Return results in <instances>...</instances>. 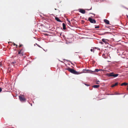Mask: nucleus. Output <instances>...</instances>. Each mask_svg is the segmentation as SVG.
<instances>
[{
  "instance_id": "nucleus-23",
  "label": "nucleus",
  "mask_w": 128,
  "mask_h": 128,
  "mask_svg": "<svg viewBox=\"0 0 128 128\" xmlns=\"http://www.w3.org/2000/svg\"><path fill=\"white\" fill-rule=\"evenodd\" d=\"M92 9V7H91V8L89 9H86V10H91Z\"/></svg>"
},
{
  "instance_id": "nucleus-11",
  "label": "nucleus",
  "mask_w": 128,
  "mask_h": 128,
  "mask_svg": "<svg viewBox=\"0 0 128 128\" xmlns=\"http://www.w3.org/2000/svg\"><path fill=\"white\" fill-rule=\"evenodd\" d=\"M127 85H128V84L126 83V82H124V83H123L122 84H121L120 85L121 86H122L123 85L126 86Z\"/></svg>"
},
{
  "instance_id": "nucleus-6",
  "label": "nucleus",
  "mask_w": 128,
  "mask_h": 128,
  "mask_svg": "<svg viewBox=\"0 0 128 128\" xmlns=\"http://www.w3.org/2000/svg\"><path fill=\"white\" fill-rule=\"evenodd\" d=\"M79 11V12L83 14H84L86 12L85 10H83L82 9H80Z\"/></svg>"
},
{
  "instance_id": "nucleus-28",
  "label": "nucleus",
  "mask_w": 128,
  "mask_h": 128,
  "mask_svg": "<svg viewBox=\"0 0 128 128\" xmlns=\"http://www.w3.org/2000/svg\"><path fill=\"white\" fill-rule=\"evenodd\" d=\"M105 55L104 54H103L102 56H103V57H104V56Z\"/></svg>"
},
{
  "instance_id": "nucleus-3",
  "label": "nucleus",
  "mask_w": 128,
  "mask_h": 128,
  "mask_svg": "<svg viewBox=\"0 0 128 128\" xmlns=\"http://www.w3.org/2000/svg\"><path fill=\"white\" fill-rule=\"evenodd\" d=\"M20 100L22 102H24L26 100V98L23 95H20L19 96Z\"/></svg>"
},
{
  "instance_id": "nucleus-21",
  "label": "nucleus",
  "mask_w": 128,
  "mask_h": 128,
  "mask_svg": "<svg viewBox=\"0 0 128 128\" xmlns=\"http://www.w3.org/2000/svg\"><path fill=\"white\" fill-rule=\"evenodd\" d=\"M2 91V89L1 88H0V92H1Z\"/></svg>"
},
{
  "instance_id": "nucleus-36",
  "label": "nucleus",
  "mask_w": 128,
  "mask_h": 128,
  "mask_svg": "<svg viewBox=\"0 0 128 128\" xmlns=\"http://www.w3.org/2000/svg\"><path fill=\"white\" fill-rule=\"evenodd\" d=\"M127 89L128 90V88H127Z\"/></svg>"
},
{
  "instance_id": "nucleus-12",
  "label": "nucleus",
  "mask_w": 128,
  "mask_h": 128,
  "mask_svg": "<svg viewBox=\"0 0 128 128\" xmlns=\"http://www.w3.org/2000/svg\"><path fill=\"white\" fill-rule=\"evenodd\" d=\"M92 87L94 88H98L100 87L99 85H94Z\"/></svg>"
},
{
  "instance_id": "nucleus-8",
  "label": "nucleus",
  "mask_w": 128,
  "mask_h": 128,
  "mask_svg": "<svg viewBox=\"0 0 128 128\" xmlns=\"http://www.w3.org/2000/svg\"><path fill=\"white\" fill-rule=\"evenodd\" d=\"M63 28L64 30L66 29V25L64 23L62 24Z\"/></svg>"
},
{
  "instance_id": "nucleus-1",
  "label": "nucleus",
  "mask_w": 128,
  "mask_h": 128,
  "mask_svg": "<svg viewBox=\"0 0 128 128\" xmlns=\"http://www.w3.org/2000/svg\"><path fill=\"white\" fill-rule=\"evenodd\" d=\"M67 70L71 73L75 74H78L82 73V72H77L74 70L70 68H68Z\"/></svg>"
},
{
  "instance_id": "nucleus-24",
  "label": "nucleus",
  "mask_w": 128,
  "mask_h": 128,
  "mask_svg": "<svg viewBox=\"0 0 128 128\" xmlns=\"http://www.w3.org/2000/svg\"><path fill=\"white\" fill-rule=\"evenodd\" d=\"M16 63V61H14V62H13L12 63V64H14Z\"/></svg>"
},
{
  "instance_id": "nucleus-9",
  "label": "nucleus",
  "mask_w": 128,
  "mask_h": 128,
  "mask_svg": "<svg viewBox=\"0 0 128 128\" xmlns=\"http://www.w3.org/2000/svg\"><path fill=\"white\" fill-rule=\"evenodd\" d=\"M102 40L106 44H108V42L105 41V40L104 39H102Z\"/></svg>"
},
{
  "instance_id": "nucleus-18",
  "label": "nucleus",
  "mask_w": 128,
  "mask_h": 128,
  "mask_svg": "<svg viewBox=\"0 0 128 128\" xmlns=\"http://www.w3.org/2000/svg\"><path fill=\"white\" fill-rule=\"evenodd\" d=\"M90 51L92 52H93V51H94V49H90Z\"/></svg>"
},
{
  "instance_id": "nucleus-26",
  "label": "nucleus",
  "mask_w": 128,
  "mask_h": 128,
  "mask_svg": "<svg viewBox=\"0 0 128 128\" xmlns=\"http://www.w3.org/2000/svg\"><path fill=\"white\" fill-rule=\"evenodd\" d=\"M68 24H70V21H69V22H68Z\"/></svg>"
},
{
  "instance_id": "nucleus-15",
  "label": "nucleus",
  "mask_w": 128,
  "mask_h": 128,
  "mask_svg": "<svg viewBox=\"0 0 128 128\" xmlns=\"http://www.w3.org/2000/svg\"><path fill=\"white\" fill-rule=\"evenodd\" d=\"M18 54H22V56H23V52H21V51H19L18 52Z\"/></svg>"
},
{
  "instance_id": "nucleus-2",
  "label": "nucleus",
  "mask_w": 128,
  "mask_h": 128,
  "mask_svg": "<svg viewBox=\"0 0 128 128\" xmlns=\"http://www.w3.org/2000/svg\"><path fill=\"white\" fill-rule=\"evenodd\" d=\"M107 75L108 76H113L116 77L118 76V74H114V72H112L107 74Z\"/></svg>"
},
{
  "instance_id": "nucleus-30",
  "label": "nucleus",
  "mask_w": 128,
  "mask_h": 128,
  "mask_svg": "<svg viewBox=\"0 0 128 128\" xmlns=\"http://www.w3.org/2000/svg\"><path fill=\"white\" fill-rule=\"evenodd\" d=\"M67 20L68 22H69V21H70L68 19Z\"/></svg>"
},
{
  "instance_id": "nucleus-4",
  "label": "nucleus",
  "mask_w": 128,
  "mask_h": 128,
  "mask_svg": "<svg viewBox=\"0 0 128 128\" xmlns=\"http://www.w3.org/2000/svg\"><path fill=\"white\" fill-rule=\"evenodd\" d=\"M88 20L91 23H96V21L94 19H92L90 17L88 18Z\"/></svg>"
},
{
  "instance_id": "nucleus-10",
  "label": "nucleus",
  "mask_w": 128,
  "mask_h": 128,
  "mask_svg": "<svg viewBox=\"0 0 128 128\" xmlns=\"http://www.w3.org/2000/svg\"><path fill=\"white\" fill-rule=\"evenodd\" d=\"M55 19L58 22H62V21L61 20H60V19L57 17H56L55 18Z\"/></svg>"
},
{
  "instance_id": "nucleus-22",
  "label": "nucleus",
  "mask_w": 128,
  "mask_h": 128,
  "mask_svg": "<svg viewBox=\"0 0 128 128\" xmlns=\"http://www.w3.org/2000/svg\"><path fill=\"white\" fill-rule=\"evenodd\" d=\"M100 43L101 44H104V43H103V42H100Z\"/></svg>"
},
{
  "instance_id": "nucleus-27",
  "label": "nucleus",
  "mask_w": 128,
  "mask_h": 128,
  "mask_svg": "<svg viewBox=\"0 0 128 128\" xmlns=\"http://www.w3.org/2000/svg\"><path fill=\"white\" fill-rule=\"evenodd\" d=\"M22 49H21V50H20V51H21V52H22Z\"/></svg>"
},
{
  "instance_id": "nucleus-32",
  "label": "nucleus",
  "mask_w": 128,
  "mask_h": 128,
  "mask_svg": "<svg viewBox=\"0 0 128 128\" xmlns=\"http://www.w3.org/2000/svg\"><path fill=\"white\" fill-rule=\"evenodd\" d=\"M117 94H119L118 93H117Z\"/></svg>"
},
{
  "instance_id": "nucleus-29",
  "label": "nucleus",
  "mask_w": 128,
  "mask_h": 128,
  "mask_svg": "<svg viewBox=\"0 0 128 128\" xmlns=\"http://www.w3.org/2000/svg\"><path fill=\"white\" fill-rule=\"evenodd\" d=\"M8 42V44H10V43H12V42Z\"/></svg>"
},
{
  "instance_id": "nucleus-25",
  "label": "nucleus",
  "mask_w": 128,
  "mask_h": 128,
  "mask_svg": "<svg viewBox=\"0 0 128 128\" xmlns=\"http://www.w3.org/2000/svg\"><path fill=\"white\" fill-rule=\"evenodd\" d=\"M85 84L86 85V86H89V85L88 84Z\"/></svg>"
},
{
  "instance_id": "nucleus-16",
  "label": "nucleus",
  "mask_w": 128,
  "mask_h": 128,
  "mask_svg": "<svg viewBox=\"0 0 128 128\" xmlns=\"http://www.w3.org/2000/svg\"><path fill=\"white\" fill-rule=\"evenodd\" d=\"M110 32H104V34H101L102 35H104V34H109V33Z\"/></svg>"
},
{
  "instance_id": "nucleus-17",
  "label": "nucleus",
  "mask_w": 128,
  "mask_h": 128,
  "mask_svg": "<svg viewBox=\"0 0 128 128\" xmlns=\"http://www.w3.org/2000/svg\"><path fill=\"white\" fill-rule=\"evenodd\" d=\"M100 28V26H96L95 27V28Z\"/></svg>"
},
{
  "instance_id": "nucleus-13",
  "label": "nucleus",
  "mask_w": 128,
  "mask_h": 128,
  "mask_svg": "<svg viewBox=\"0 0 128 128\" xmlns=\"http://www.w3.org/2000/svg\"><path fill=\"white\" fill-rule=\"evenodd\" d=\"M118 82H116L114 84H113L112 86H111V87H114V86H116L118 85Z\"/></svg>"
},
{
  "instance_id": "nucleus-20",
  "label": "nucleus",
  "mask_w": 128,
  "mask_h": 128,
  "mask_svg": "<svg viewBox=\"0 0 128 128\" xmlns=\"http://www.w3.org/2000/svg\"><path fill=\"white\" fill-rule=\"evenodd\" d=\"M22 46V44H20V45H19V48L21 47Z\"/></svg>"
},
{
  "instance_id": "nucleus-35",
  "label": "nucleus",
  "mask_w": 128,
  "mask_h": 128,
  "mask_svg": "<svg viewBox=\"0 0 128 128\" xmlns=\"http://www.w3.org/2000/svg\"><path fill=\"white\" fill-rule=\"evenodd\" d=\"M127 18H128V16H127Z\"/></svg>"
},
{
  "instance_id": "nucleus-31",
  "label": "nucleus",
  "mask_w": 128,
  "mask_h": 128,
  "mask_svg": "<svg viewBox=\"0 0 128 128\" xmlns=\"http://www.w3.org/2000/svg\"><path fill=\"white\" fill-rule=\"evenodd\" d=\"M38 45V46L39 47H40V46H39V45Z\"/></svg>"
},
{
  "instance_id": "nucleus-7",
  "label": "nucleus",
  "mask_w": 128,
  "mask_h": 128,
  "mask_svg": "<svg viewBox=\"0 0 128 128\" xmlns=\"http://www.w3.org/2000/svg\"><path fill=\"white\" fill-rule=\"evenodd\" d=\"M104 22L106 23V24H109L110 22L109 21L106 19H104Z\"/></svg>"
},
{
  "instance_id": "nucleus-19",
  "label": "nucleus",
  "mask_w": 128,
  "mask_h": 128,
  "mask_svg": "<svg viewBox=\"0 0 128 128\" xmlns=\"http://www.w3.org/2000/svg\"><path fill=\"white\" fill-rule=\"evenodd\" d=\"M13 44L14 46H17V45L16 44H15L14 43H13Z\"/></svg>"
},
{
  "instance_id": "nucleus-33",
  "label": "nucleus",
  "mask_w": 128,
  "mask_h": 128,
  "mask_svg": "<svg viewBox=\"0 0 128 128\" xmlns=\"http://www.w3.org/2000/svg\"><path fill=\"white\" fill-rule=\"evenodd\" d=\"M54 10H56V8H55Z\"/></svg>"
},
{
  "instance_id": "nucleus-5",
  "label": "nucleus",
  "mask_w": 128,
  "mask_h": 128,
  "mask_svg": "<svg viewBox=\"0 0 128 128\" xmlns=\"http://www.w3.org/2000/svg\"><path fill=\"white\" fill-rule=\"evenodd\" d=\"M83 72L84 73H86V72H88V73H90V72H92V71L90 70H86V69H84L83 70ZM90 73H91L90 72Z\"/></svg>"
},
{
  "instance_id": "nucleus-14",
  "label": "nucleus",
  "mask_w": 128,
  "mask_h": 128,
  "mask_svg": "<svg viewBox=\"0 0 128 128\" xmlns=\"http://www.w3.org/2000/svg\"><path fill=\"white\" fill-rule=\"evenodd\" d=\"M100 70H98L97 69H96L94 71H92V72H98V71H100Z\"/></svg>"
},
{
  "instance_id": "nucleus-34",
  "label": "nucleus",
  "mask_w": 128,
  "mask_h": 128,
  "mask_svg": "<svg viewBox=\"0 0 128 128\" xmlns=\"http://www.w3.org/2000/svg\"><path fill=\"white\" fill-rule=\"evenodd\" d=\"M96 84H98V82H97L96 83Z\"/></svg>"
}]
</instances>
